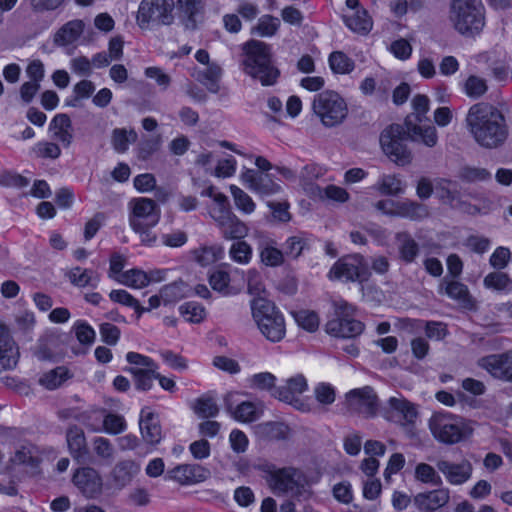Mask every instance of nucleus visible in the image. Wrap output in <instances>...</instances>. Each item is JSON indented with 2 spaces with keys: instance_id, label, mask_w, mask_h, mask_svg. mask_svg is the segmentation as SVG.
Segmentation results:
<instances>
[{
  "instance_id": "obj_52",
  "label": "nucleus",
  "mask_w": 512,
  "mask_h": 512,
  "mask_svg": "<svg viewBox=\"0 0 512 512\" xmlns=\"http://www.w3.org/2000/svg\"><path fill=\"white\" fill-rule=\"evenodd\" d=\"M185 293V283L183 281H175L161 288L160 297L165 304H168L182 299Z\"/></svg>"
},
{
  "instance_id": "obj_38",
  "label": "nucleus",
  "mask_w": 512,
  "mask_h": 512,
  "mask_svg": "<svg viewBox=\"0 0 512 512\" xmlns=\"http://www.w3.org/2000/svg\"><path fill=\"white\" fill-rule=\"evenodd\" d=\"M194 260L201 266H209L220 260L224 255L221 245L202 246L193 250Z\"/></svg>"
},
{
  "instance_id": "obj_54",
  "label": "nucleus",
  "mask_w": 512,
  "mask_h": 512,
  "mask_svg": "<svg viewBox=\"0 0 512 512\" xmlns=\"http://www.w3.org/2000/svg\"><path fill=\"white\" fill-rule=\"evenodd\" d=\"M179 310L185 320L191 323H200L206 317L205 308L194 301L182 304Z\"/></svg>"
},
{
  "instance_id": "obj_28",
  "label": "nucleus",
  "mask_w": 512,
  "mask_h": 512,
  "mask_svg": "<svg viewBox=\"0 0 512 512\" xmlns=\"http://www.w3.org/2000/svg\"><path fill=\"white\" fill-rule=\"evenodd\" d=\"M143 440L150 445H157L162 439L161 426L157 416L152 412L141 411L139 421Z\"/></svg>"
},
{
  "instance_id": "obj_7",
  "label": "nucleus",
  "mask_w": 512,
  "mask_h": 512,
  "mask_svg": "<svg viewBox=\"0 0 512 512\" xmlns=\"http://www.w3.org/2000/svg\"><path fill=\"white\" fill-rule=\"evenodd\" d=\"M174 0H141L136 23L141 29L151 26H170L174 23Z\"/></svg>"
},
{
  "instance_id": "obj_16",
  "label": "nucleus",
  "mask_w": 512,
  "mask_h": 512,
  "mask_svg": "<svg viewBox=\"0 0 512 512\" xmlns=\"http://www.w3.org/2000/svg\"><path fill=\"white\" fill-rule=\"evenodd\" d=\"M242 182L253 192L262 196L275 195L281 192V186L274 181L269 173L245 169L241 173Z\"/></svg>"
},
{
  "instance_id": "obj_4",
  "label": "nucleus",
  "mask_w": 512,
  "mask_h": 512,
  "mask_svg": "<svg viewBox=\"0 0 512 512\" xmlns=\"http://www.w3.org/2000/svg\"><path fill=\"white\" fill-rule=\"evenodd\" d=\"M244 51L245 73L258 79L264 86L275 84L280 72L273 64L270 46L258 40H251L245 44Z\"/></svg>"
},
{
  "instance_id": "obj_10",
  "label": "nucleus",
  "mask_w": 512,
  "mask_h": 512,
  "mask_svg": "<svg viewBox=\"0 0 512 512\" xmlns=\"http://www.w3.org/2000/svg\"><path fill=\"white\" fill-rule=\"evenodd\" d=\"M335 318L326 324L330 335L341 338H355L364 330V325L353 318L354 307L344 300L334 301Z\"/></svg>"
},
{
  "instance_id": "obj_50",
  "label": "nucleus",
  "mask_w": 512,
  "mask_h": 512,
  "mask_svg": "<svg viewBox=\"0 0 512 512\" xmlns=\"http://www.w3.org/2000/svg\"><path fill=\"white\" fill-rule=\"evenodd\" d=\"M378 191L383 195L396 196L403 193V183L395 175H383L377 183Z\"/></svg>"
},
{
  "instance_id": "obj_17",
  "label": "nucleus",
  "mask_w": 512,
  "mask_h": 512,
  "mask_svg": "<svg viewBox=\"0 0 512 512\" xmlns=\"http://www.w3.org/2000/svg\"><path fill=\"white\" fill-rule=\"evenodd\" d=\"M478 364L492 376L512 381V349L501 354L482 357Z\"/></svg>"
},
{
  "instance_id": "obj_39",
  "label": "nucleus",
  "mask_w": 512,
  "mask_h": 512,
  "mask_svg": "<svg viewBox=\"0 0 512 512\" xmlns=\"http://www.w3.org/2000/svg\"><path fill=\"white\" fill-rule=\"evenodd\" d=\"M138 139L135 130L115 128L112 131L111 143L117 153H124L128 150L129 144L135 143Z\"/></svg>"
},
{
  "instance_id": "obj_40",
  "label": "nucleus",
  "mask_w": 512,
  "mask_h": 512,
  "mask_svg": "<svg viewBox=\"0 0 512 512\" xmlns=\"http://www.w3.org/2000/svg\"><path fill=\"white\" fill-rule=\"evenodd\" d=\"M345 23L354 32L368 33L372 28V21L365 10H355L351 15H345Z\"/></svg>"
},
{
  "instance_id": "obj_56",
  "label": "nucleus",
  "mask_w": 512,
  "mask_h": 512,
  "mask_svg": "<svg viewBox=\"0 0 512 512\" xmlns=\"http://www.w3.org/2000/svg\"><path fill=\"white\" fill-rule=\"evenodd\" d=\"M459 178L468 183L491 179V173L485 168L465 166L459 171Z\"/></svg>"
},
{
  "instance_id": "obj_22",
  "label": "nucleus",
  "mask_w": 512,
  "mask_h": 512,
  "mask_svg": "<svg viewBox=\"0 0 512 512\" xmlns=\"http://www.w3.org/2000/svg\"><path fill=\"white\" fill-rule=\"evenodd\" d=\"M450 499L447 488H439L426 493H419L414 497L415 506L423 512L435 511L445 506Z\"/></svg>"
},
{
  "instance_id": "obj_53",
  "label": "nucleus",
  "mask_w": 512,
  "mask_h": 512,
  "mask_svg": "<svg viewBox=\"0 0 512 512\" xmlns=\"http://www.w3.org/2000/svg\"><path fill=\"white\" fill-rule=\"evenodd\" d=\"M230 192L232 194L237 209H239L245 214H251L254 212L256 205L252 198L245 191H243L236 185H231Z\"/></svg>"
},
{
  "instance_id": "obj_59",
  "label": "nucleus",
  "mask_w": 512,
  "mask_h": 512,
  "mask_svg": "<svg viewBox=\"0 0 512 512\" xmlns=\"http://www.w3.org/2000/svg\"><path fill=\"white\" fill-rule=\"evenodd\" d=\"M230 275L223 270H217L210 274L209 284L213 290L222 293L223 295L230 294Z\"/></svg>"
},
{
  "instance_id": "obj_58",
  "label": "nucleus",
  "mask_w": 512,
  "mask_h": 512,
  "mask_svg": "<svg viewBox=\"0 0 512 512\" xmlns=\"http://www.w3.org/2000/svg\"><path fill=\"white\" fill-rule=\"evenodd\" d=\"M109 297L113 302L133 308L139 316L144 312V307L126 290H112Z\"/></svg>"
},
{
  "instance_id": "obj_18",
  "label": "nucleus",
  "mask_w": 512,
  "mask_h": 512,
  "mask_svg": "<svg viewBox=\"0 0 512 512\" xmlns=\"http://www.w3.org/2000/svg\"><path fill=\"white\" fill-rule=\"evenodd\" d=\"M213 220L223 238L227 240L243 239L248 235L249 228L232 211H226L224 214L220 211Z\"/></svg>"
},
{
  "instance_id": "obj_31",
  "label": "nucleus",
  "mask_w": 512,
  "mask_h": 512,
  "mask_svg": "<svg viewBox=\"0 0 512 512\" xmlns=\"http://www.w3.org/2000/svg\"><path fill=\"white\" fill-rule=\"evenodd\" d=\"M400 259L409 264L415 261L419 254V245L406 231L398 232L395 235Z\"/></svg>"
},
{
  "instance_id": "obj_42",
  "label": "nucleus",
  "mask_w": 512,
  "mask_h": 512,
  "mask_svg": "<svg viewBox=\"0 0 512 512\" xmlns=\"http://www.w3.org/2000/svg\"><path fill=\"white\" fill-rule=\"evenodd\" d=\"M310 244L308 238L304 235L290 236L283 245L284 256L292 259H298L305 250H309Z\"/></svg>"
},
{
  "instance_id": "obj_36",
  "label": "nucleus",
  "mask_w": 512,
  "mask_h": 512,
  "mask_svg": "<svg viewBox=\"0 0 512 512\" xmlns=\"http://www.w3.org/2000/svg\"><path fill=\"white\" fill-rule=\"evenodd\" d=\"M65 276L70 283L79 288L87 286L96 287L99 282L98 275L91 269H84L79 266L66 272Z\"/></svg>"
},
{
  "instance_id": "obj_20",
  "label": "nucleus",
  "mask_w": 512,
  "mask_h": 512,
  "mask_svg": "<svg viewBox=\"0 0 512 512\" xmlns=\"http://www.w3.org/2000/svg\"><path fill=\"white\" fill-rule=\"evenodd\" d=\"M74 485L87 497H94L101 492L102 479L98 472L90 467L78 469L73 475Z\"/></svg>"
},
{
  "instance_id": "obj_13",
  "label": "nucleus",
  "mask_w": 512,
  "mask_h": 512,
  "mask_svg": "<svg viewBox=\"0 0 512 512\" xmlns=\"http://www.w3.org/2000/svg\"><path fill=\"white\" fill-rule=\"evenodd\" d=\"M128 221L131 229L156 226L160 220V209L150 198L138 197L128 202Z\"/></svg>"
},
{
  "instance_id": "obj_1",
  "label": "nucleus",
  "mask_w": 512,
  "mask_h": 512,
  "mask_svg": "<svg viewBox=\"0 0 512 512\" xmlns=\"http://www.w3.org/2000/svg\"><path fill=\"white\" fill-rule=\"evenodd\" d=\"M466 123L475 142L485 149H497L508 139L509 129L504 115L489 103L479 102L472 105L468 110Z\"/></svg>"
},
{
  "instance_id": "obj_14",
  "label": "nucleus",
  "mask_w": 512,
  "mask_h": 512,
  "mask_svg": "<svg viewBox=\"0 0 512 512\" xmlns=\"http://www.w3.org/2000/svg\"><path fill=\"white\" fill-rule=\"evenodd\" d=\"M224 409L235 421L251 423L257 421L263 414V405L258 402L241 400L237 392H228L224 396Z\"/></svg>"
},
{
  "instance_id": "obj_44",
  "label": "nucleus",
  "mask_w": 512,
  "mask_h": 512,
  "mask_svg": "<svg viewBox=\"0 0 512 512\" xmlns=\"http://www.w3.org/2000/svg\"><path fill=\"white\" fill-rule=\"evenodd\" d=\"M116 281L132 288H143L151 282V278L142 270L131 269L120 274Z\"/></svg>"
},
{
  "instance_id": "obj_60",
  "label": "nucleus",
  "mask_w": 512,
  "mask_h": 512,
  "mask_svg": "<svg viewBox=\"0 0 512 512\" xmlns=\"http://www.w3.org/2000/svg\"><path fill=\"white\" fill-rule=\"evenodd\" d=\"M294 319L303 329L314 332L319 326V319L316 313L306 310L294 312Z\"/></svg>"
},
{
  "instance_id": "obj_6",
  "label": "nucleus",
  "mask_w": 512,
  "mask_h": 512,
  "mask_svg": "<svg viewBox=\"0 0 512 512\" xmlns=\"http://www.w3.org/2000/svg\"><path fill=\"white\" fill-rule=\"evenodd\" d=\"M428 426L437 441L448 445L462 441L473 432L471 426L461 417L451 413H434Z\"/></svg>"
},
{
  "instance_id": "obj_49",
  "label": "nucleus",
  "mask_w": 512,
  "mask_h": 512,
  "mask_svg": "<svg viewBox=\"0 0 512 512\" xmlns=\"http://www.w3.org/2000/svg\"><path fill=\"white\" fill-rule=\"evenodd\" d=\"M329 65L334 73L347 74L353 71L355 64L343 52L335 51L329 56Z\"/></svg>"
},
{
  "instance_id": "obj_47",
  "label": "nucleus",
  "mask_w": 512,
  "mask_h": 512,
  "mask_svg": "<svg viewBox=\"0 0 512 512\" xmlns=\"http://www.w3.org/2000/svg\"><path fill=\"white\" fill-rule=\"evenodd\" d=\"M488 90V85L485 79L470 75L463 84L464 93L472 99H478L482 97Z\"/></svg>"
},
{
  "instance_id": "obj_24",
  "label": "nucleus",
  "mask_w": 512,
  "mask_h": 512,
  "mask_svg": "<svg viewBox=\"0 0 512 512\" xmlns=\"http://www.w3.org/2000/svg\"><path fill=\"white\" fill-rule=\"evenodd\" d=\"M175 7L178 9L182 24L187 30L197 28V17L204 11L202 0H177Z\"/></svg>"
},
{
  "instance_id": "obj_30",
  "label": "nucleus",
  "mask_w": 512,
  "mask_h": 512,
  "mask_svg": "<svg viewBox=\"0 0 512 512\" xmlns=\"http://www.w3.org/2000/svg\"><path fill=\"white\" fill-rule=\"evenodd\" d=\"M139 466L132 460L118 462L111 471L114 485L118 488L127 486L139 472Z\"/></svg>"
},
{
  "instance_id": "obj_25",
  "label": "nucleus",
  "mask_w": 512,
  "mask_h": 512,
  "mask_svg": "<svg viewBox=\"0 0 512 512\" xmlns=\"http://www.w3.org/2000/svg\"><path fill=\"white\" fill-rule=\"evenodd\" d=\"M404 126L408 131L411 141L421 142L427 147H434L438 143V133L434 126H420L413 123L411 116H407L404 121Z\"/></svg>"
},
{
  "instance_id": "obj_61",
  "label": "nucleus",
  "mask_w": 512,
  "mask_h": 512,
  "mask_svg": "<svg viewBox=\"0 0 512 512\" xmlns=\"http://www.w3.org/2000/svg\"><path fill=\"white\" fill-rule=\"evenodd\" d=\"M246 280L248 293L256 296V298L261 297V294L265 292L261 274L256 269H250L247 272Z\"/></svg>"
},
{
  "instance_id": "obj_48",
  "label": "nucleus",
  "mask_w": 512,
  "mask_h": 512,
  "mask_svg": "<svg viewBox=\"0 0 512 512\" xmlns=\"http://www.w3.org/2000/svg\"><path fill=\"white\" fill-rule=\"evenodd\" d=\"M193 410L201 418H214L219 414V407L210 396L197 398Z\"/></svg>"
},
{
  "instance_id": "obj_62",
  "label": "nucleus",
  "mask_w": 512,
  "mask_h": 512,
  "mask_svg": "<svg viewBox=\"0 0 512 512\" xmlns=\"http://www.w3.org/2000/svg\"><path fill=\"white\" fill-rule=\"evenodd\" d=\"M316 400L322 405H331L336 399L334 387L329 383H319L314 388Z\"/></svg>"
},
{
  "instance_id": "obj_3",
  "label": "nucleus",
  "mask_w": 512,
  "mask_h": 512,
  "mask_svg": "<svg viewBox=\"0 0 512 512\" xmlns=\"http://www.w3.org/2000/svg\"><path fill=\"white\" fill-rule=\"evenodd\" d=\"M255 469L262 473V478L276 496L300 495L307 481L304 473L295 467L279 468L270 462L255 465Z\"/></svg>"
},
{
  "instance_id": "obj_9",
  "label": "nucleus",
  "mask_w": 512,
  "mask_h": 512,
  "mask_svg": "<svg viewBox=\"0 0 512 512\" xmlns=\"http://www.w3.org/2000/svg\"><path fill=\"white\" fill-rule=\"evenodd\" d=\"M410 139L405 126L392 124L380 135L383 152L396 164L404 166L411 162L412 154L406 141Z\"/></svg>"
},
{
  "instance_id": "obj_26",
  "label": "nucleus",
  "mask_w": 512,
  "mask_h": 512,
  "mask_svg": "<svg viewBox=\"0 0 512 512\" xmlns=\"http://www.w3.org/2000/svg\"><path fill=\"white\" fill-rule=\"evenodd\" d=\"M66 439L72 457L79 463H87L90 456L84 431L77 426L70 427L67 431Z\"/></svg>"
},
{
  "instance_id": "obj_5",
  "label": "nucleus",
  "mask_w": 512,
  "mask_h": 512,
  "mask_svg": "<svg viewBox=\"0 0 512 512\" xmlns=\"http://www.w3.org/2000/svg\"><path fill=\"white\" fill-rule=\"evenodd\" d=\"M252 315L264 337L279 342L285 336V321L281 312L269 300L259 297L251 301Z\"/></svg>"
},
{
  "instance_id": "obj_64",
  "label": "nucleus",
  "mask_w": 512,
  "mask_h": 512,
  "mask_svg": "<svg viewBox=\"0 0 512 512\" xmlns=\"http://www.w3.org/2000/svg\"><path fill=\"white\" fill-rule=\"evenodd\" d=\"M103 426L107 433L116 435L126 429V422L123 416L108 413L103 420Z\"/></svg>"
},
{
  "instance_id": "obj_32",
  "label": "nucleus",
  "mask_w": 512,
  "mask_h": 512,
  "mask_svg": "<svg viewBox=\"0 0 512 512\" xmlns=\"http://www.w3.org/2000/svg\"><path fill=\"white\" fill-rule=\"evenodd\" d=\"M439 293H445L451 299L460 302L465 307H471L473 304L467 286L458 281H447L446 278H444L440 284Z\"/></svg>"
},
{
  "instance_id": "obj_41",
  "label": "nucleus",
  "mask_w": 512,
  "mask_h": 512,
  "mask_svg": "<svg viewBox=\"0 0 512 512\" xmlns=\"http://www.w3.org/2000/svg\"><path fill=\"white\" fill-rule=\"evenodd\" d=\"M158 368H128L127 371L132 374L135 387L140 391H148L153 386V380L156 379Z\"/></svg>"
},
{
  "instance_id": "obj_15",
  "label": "nucleus",
  "mask_w": 512,
  "mask_h": 512,
  "mask_svg": "<svg viewBox=\"0 0 512 512\" xmlns=\"http://www.w3.org/2000/svg\"><path fill=\"white\" fill-rule=\"evenodd\" d=\"M384 416L387 420L411 429L419 416L418 406L399 394L388 399Z\"/></svg>"
},
{
  "instance_id": "obj_35",
  "label": "nucleus",
  "mask_w": 512,
  "mask_h": 512,
  "mask_svg": "<svg viewBox=\"0 0 512 512\" xmlns=\"http://www.w3.org/2000/svg\"><path fill=\"white\" fill-rule=\"evenodd\" d=\"M222 75V69L217 64L212 62L206 65L203 70H198L193 74L195 79L203 84L210 92L217 93L219 90L218 81Z\"/></svg>"
},
{
  "instance_id": "obj_2",
  "label": "nucleus",
  "mask_w": 512,
  "mask_h": 512,
  "mask_svg": "<svg viewBox=\"0 0 512 512\" xmlns=\"http://www.w3.org/2000/svg\"><path fill=\"white\" fill-rule=\"evenodd\" d=\"M449 20L460 35L475 38L486 25V10L481 0H451Z\"/></svg>"
},
{
  "instance_id": "obj_55",
  "label": "nucleus",
  "mask_w": 512,
  "mask_h": 512,
  "mask_svg": "<svg viewBox=\"0 0 512 512\" xmlns=\"http://www.w3.org/2000/svg\"><path fill=\"white\" fill-rule=\"evenodd\" d=\"M280 26V20L271 15H263L259 18L257 25L253 28L252 32H256L262 37L273 36Z\"/></svg>"
},
{
  "instance_id": "obj_29",
  "label": "nucleus",
  "mask_w": 512,
  "mask_h": 512,
  "mask_svg": "<svg viewBox=\"0 0 512 512\" xmlns=\"http://www.w3.org/2000/svg\"><path fill=\"white\" fill-rule=\"evenodd\" d=\"M85 24L82 20L68 21L54 35L53 41L58 46H68L75 43L82 35Z\"/></svg>"
},
{
  "instance_id": "obj_34",
  "label": "nucleus",
  "mask_w": 512,
  "mask_h": 512,
  "mask_svg": "<svg viewBox=\"0 0 512 512\" xmlns=\"http://www.w3.org/2000/svg\"><path fill=\"white\" fill-rule=\"evenodd\" d=\"M428 208L418 202L408 199L396 202L395 217L408 218L412 221H420L428 217Z\"/></svg>"
},
{
  "instance_id": "obj_11",
  "label": "nucleus",
  "mask_w": 512,
  "mask_h": 512,
  "mask_svg": "<svg viewBox=\"0 0 512 512\" xmlns=\"http://www.w3.org/2000/svg\"><path fill=\"white\" fill-rule=\"evenodd\" d=\"M371 272L368 263L361 254H349L339 258L331 267L328 277L344 282H364Z\"/></svg>"
},
{
  "instance_id": "obj_63",
  "label": "nucleus",
  "mask_w": 512,
  "mask_h": 512,
  "mask_svg": "<svg viewBox=\"0 0 512 512\" xmlns=\"http://www.w3.org/2000/svg\"><path fill=\"white\" fill-rule=\"evenodd\" d=\"M33 153L38 158L56 159L60 156L61 149L56 143L43 141L34 146Z\"/></svg>"
},
{
  "instance_id": "obj_12",
  "label": "nucleus",
  "mask_w": 512,
  "mask_h": 512,
  "mask_svg": "<svg viewBox=\"0 0 512 512\" xmlns=\"http://www.w3.org/2000/svg\"><path fill=\"white\" fill-rule=\"evenodd\" d=\"M344 407L352 415L374 418L379 411L380 401L371 386L355 388L345 394Z\"/></svg>"
},
{
  "instance_id": "obj_46",
  "label": "nucleus",
  "mask_w": 512,
  "mask_h": 512,
  "mask_svg": "<svg viewBox=\"0 0 512 512\" xmlns=\"http://www.w3.org/2000/svg\"><path fill=\"white\" fill-rule=\"evenodd\" d=\"M414 477L421 483L431 484L434 486H440L442 484V478L436 469L427 463L422 462L416 465Z\"/></svg>"
},
{
  "instance_id": "obj_8",
  "label": "nucleus",
  "mask_w": 512,
  "mask_h": 512,
  "mask_svg": "<svg viewBox=\"0 0 512 512\" xmlns=\"http://www.w3.org/2000/svg\"><path fill=\"white\" fill-rule=\"evenodd\" d=\"M312 108L326 127H334L341 124L348 114V106L345 100L336 92L323 91L314 97Z\"/></svg>"
},
{
  "instance_id": "obj_57",
  "label": "nucleus",
  "mask_w": 512,
  "mask_h": 512,
  "mask_svg": "<svg viewBox=\"0 0 512 512\" xmlns=\"http://www.w3.org/2000/svg\"><path fill=\"white\" fill-rule=\"evenodd\" d=\"M95 454L102 460L111 463L114 460L115 449L109 439L95 437L92 441Z\"/></svg>"
},
{
  "instance_id": "obj_19",
  "label": "nucleus",
  "mask_w": 512,
  "mask_h": 512,
  "mask_svg": "<svg viewBox=\"0 0 512 512\" xmlns=\"http://www.w3.org/2000/svg\"><path fill=\"white\" fill-rule=\"evenodd\" d=\"M436 467L452 485L464 484L471 478L473 471L472 464L468 460L453 463L445 459H440L437 461Z\"/></svg>"
},
{
  "instance_id": "obj_51",
  "label": "nucleus",
  "mask_w": 512,
  "mask_h": 512,
  "mask_svg": "<svg viewBox=\"0 0 512 512\" xmlns=\"http://www.w3.org/2000/svg\"><path fill=\"white\" fill-rule=\"evenodd\" d=\"M483 284L488 289L497 291L511 290L512 279L503 272H491L485 276Z\"/></svg>"
},
{
  "instance_id": "obj_33",
  "label": "nucleus",
  "mask_w": 512,
  "mask_h": 512,
  "mask_svg": "<svg viewBox=\"0 0 512 512\" xmlns=\"http://www.w3.org/2000/svg\"><path fill=\"white\" fill-rule=\"evenodd\" d=\"M50 130L53 135L65 147H69L73 140L72 122L67 114H57L50 123Z\"/></svg>"
},
{
  "instance_id": "obj_45",
  "label": "nucleus",
  "mask_w": 512,
  "mask_h": 512,
  "mask_svg": "<svg viewBox=\"0 0 512 512\" xmlns=\"http://www.w3.org/2000/svg\"><path fill=\"white\" fill-rule=\"evenodd\" d=\"M253 255L252 247L242 239L236 240L229 249V257L235 263L247 265L250 263Z\"/></svg>"
},
{
  "instance_id": "obj_21",
  "label": "nucleus",
  "mask_w": 512,
  "mask_h": 512,
  "mask_svg": "<svg viewBox=\"0 0 512 512\" xmlns=\"http://www.w3.org/2000/svg\"><path fill=\"white\" fill-rule=\"evenodd\" d=\"M19 358L18 348L8 328L0 324V371L13 369Z\"/></svg>"
},
{
  "instance_id": "obj_37",
  "label": "nucleus",
  "mask_w": 512,
  "mask_h": 512,
  "mask_svg": "<svg viewBox=\"0 0 512 512\" xmlns=\"http://www.w3.org/2000/svg\"><path fill=\"white\" fill-rule=\"evenodd\" d=\"M259 253L261 262L266 266L279 267L284 264V253L276 247L273 240L262 242L259 246Z\"/></svg>"
},
{
  "instance_id": "obj_27",
  "label": "nucleus",
  "mask_w": 512,
  "mask_h": 512,
  "mask_svg": "<svg viewBox=\"0 0 512 512\" xmlns=\"http://www.w3.org/2000/svg\"><path fill=\"white\" fill-rule=\"evenodd\" d=\"M208 474L209 471L198 464H183L170 471V477L180 484L202 482Z\"/></svg>"
},
{
  "instance_id": "obj_23",
  "label": "nucleus",
  "mask_w": 512,
  "mask_h": 512,
  "mask_svg": "<svg viewBox=\"0 0 512 512\" xmlns=\"http://www.w3.org/2000/svg\"><path fill=\"white\" fill-rule=\"evenodd\" d=\"M307 388L306 378L302 374H298L287 379L285 385L276 388L273 396L280 401L293 404L298 402L296 396L305 392Z\"/></svg>"
},
{
  "instance_id": "obj_43",
  "label": "nucleus",
  "mask_w": 512,
  "mask_h": 512,
  "mask_svg": "<svg viewBox=\"0 0 512 512\" xmlns=\"http://www.w3.org/2000/svg\"><path fill=\"white\" fill-rule=\"evenodd\" d=\"M70 377L71 374L68 368L59 366L45 373L39 379V383L49 390H54L60 387Z\"/></svg>"
}]
</instances>
